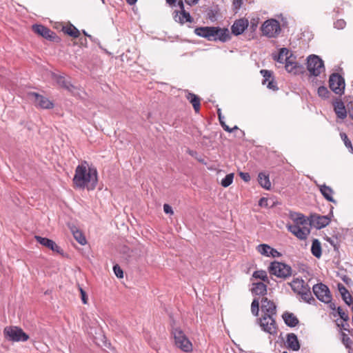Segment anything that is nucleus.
<instances>
[{
    "instance_id": "obj_61",
    "label": "nucleus",
    "mask_w": 353,
    "mask_h": 353,
    "mask_svg": "<svg viewBox=\"0 0 353 353\" xmlns=\"http://www.w3.org/2000/svg\"><path fill=\"white\" fill-rule=\"evenodd\" d=\"M188 5H193L198 2L199 0H185Z\"/></svg>"
},
{
    "instance_id": "obj_19",
    "label": "nucleus",
    "mask_w": 353,
    "mask_h": 353,
    "mask_svg": "<svg viewBox=\"0 0 353 353\" xmlns=\"http://www.w3.org/2000/svg\"><path fill=\"white\" fill-rule=\"evenodd\" d=\"M55 80L59 85L72 92V94L77 95L79 94L78 89L70 84V83L64 77L56 76Z\"/></svg>"
},
{
    "instance_id": "obj_62",
    "label": "nucleus",
    "mask_w": 353,
    "mask_h": 353,
    "mask_svg": "<svg viewBox=\"0 0 353 353\" xmlns=\"http://www.w3.org/2000/svg\"><path fill=\"white\" fill-rule=\"evenodd\" d=\"M176 0H166L167 3L170 6H175Z\"/></svg>"
},
{
    "instance_id": "obj_59",
    "label": "nucleus",
    "mask_w": 353,
    "mask_h": 353,
    "mask_svg": "<svg viewBox=\"0 0 353 353\" xmlns=\"http://www.w3.org/2000/svg\"><path fill=\"white\" fill-rule=\"evenodd\" d=\"M250 23H251V28L253 30H255L256 28L257 27V22L254 21V20H253V21H251Z\"/></svg>"
},
{
    "instance_id": "obj_7",
    "label": "nucleus",
    "mask_w": 353,
    "mask_h": 353,
    "mask_svg": "<svg viewBox=\"0 0 353 353\" xmlns=\"http://www.w3.org/2000/svg\"><path fill=\"white\" fill-rule=\"evenodd\" d=\"M262 34L269 38L276 37L281 32L279 22L276 19L266 20L261 26Z\"/></svg>"
},
{
    "instance_id": "obj_54",
    "label": "nucleus",
    "mask_w": 353,
    "mask_h": 353,
    "mask_svg": "<svg viewBox=\"0 0 353 353\" xmlns=\"http://www.w3.org/2000/svg\"><path fill=\"white\" fill-rule=\"evenodd\" d=\"M80 292H81V296L82 302H83V303L86 304L88 303L87 294H86L85 292L82 288H80Z\"/></svg>"
},
{
    "instance_id": "obj_10",
    "label": "nucleus",
    "mask_w": 353,
    "mask_h": 353,
    "mask_svg": "<svg viewBox=\"0 0 353 353\" xmlns=\"http://www.w3.org/2000/svg\"><path fill=\"white\" fill-rule=\"evenodd\" d=\"M312 290L316 298L323 303H328L332 300L329 288L322 283L315 284Z\"/></svg>"
},
{
    "instance_id": "obj_5",
    "label": "nucleus",
    "mask_w": 353,
    "mask_h": 353,
    "mask_svg": "<svg viewBox=\"0 0 353 353\" xmlns=\"http://www.w3.org/2000/svg\"><path fill=\"white\" fill-rule=\"evenodd\" d=\"M307 69L310 74L317 77L325 70L323 60L317 55L311 54L307 59Z\"/></svg>"
},
{
    "instance_id": "obj_35",
    "label": "nucleus",
    "mask_w": 353,
    "mask_h": 353,
    "mask_svg": "<svg viewBox=\"0 0 353 353\" xmlns=\"http://www.w3.org/2000/svg\"><path fill=\"white\" fill-rule=\"evenodd\" d=\"M63 30L66 34L74 38H77L80 35L79 30L72 25H71L69 27L65 28Z\"/></svg>"
},
{
    "instance_id": "obj_18",
    "label": "nucleus",
    "mask_w": 353,
    "mask_h": 353,
    "mask_svg": "<svg viewBox=\"0 0 353 353\" xmlns=\"http://www.w3.org/2000/svg\"><path fill=\"white\" fill-rule=\"evenodd\" d=\"M32 30L35 33L49 40H52L54 37V33L44 26L38 24L34 25L32 26Z\"/></svg>"
},
{
    "instance_id": "obj_23",
    "label": "nucleus",
    "mask_w": 353,
    "mask_h": 353,
    "mask_svg": "<svg viewBox=\"0 0 353 353\" xmlns=\"http://www.w3.org/2000/svg\"><path fill=\"white\" fill-rule=\"evenodd\" d=\"M215 30L216 32L214 37L216 41L219 40L222 42H226L231 39L230 33L228 28L215 27Z\"/></svg>"
},
{
    "instance_id": "obj_21",
    "label": "nucleus",
    "mask_w": 353,
    "mask_h": 353,
    "mask_svg": "<svg viewBox=\"0 0 353 353\" xmlns=\"http://www.w3.org/2000/svg\"><path fill=\"white\" fill-rule=\"evenodd\" d=\"M292 57V52L288 48H282L280 49L278 54L273 55V59L281 63H285Z\"/></svg>"
},
{
    "instance_id": "obj_25",
    "label": "nucleus",
    "mask_w": 353,
    "mask_h": 353,
    "mask_svg": "<svg viewBox=\"0 0 353 353\" xmlns=\"http://www.w3.org/2000/svg\"><path fill=\"white\" fill-rule=\"evenodd\" d=\"M282 318L288 327H294L299 323L298 318L292 312H285Z\"/></svg>"
},
{
    "instance_id": "obj_31",
    "label": "nucleus",
    "mask_w": 353,
    "mask_h": 353,
    "mask_svg": "<svg viewBox=\"0 0 353 353\" xmlns=\"http://www.w3.org/2000/svg\"><path fill=\"white\" fill-rule=\"evenodd\" d=\"M311 252L316 258L319 259L322 255L321 242L317 239H314L311 246Z\"/></svg>"
},
{
    "instance_id": "obj_39",
    "label": "nucleus",
    "mask_w": 353,
    "mask_h": 353,
    "mask_svg": "<svg viewBox=\"0 0 353 353\" xmlns=\"http://www.w3.org/2000/svg\"><path fill=\"white\" fill-rule=\"evenodd\" d=\"M261 74H262L263 79L262 81V83L263 85H266L267 82L269 81H271L272 78V73L271 71L268 70H261L260 71Z\"/></svg>"
},
{
    "instance_id": "obj_29",
    "label": "nucleus",
    "mask_w": 353,
    "mask_h": 353,
    "mask_svg": "<svg viewBox=\"0 0 353 353\" xmlns=\"http://www.w3.org/2000/svg\"><path fill=\"white\" fill-rule=\"evenodd\" d=\"M258 182L260 184V185L265 189V190H270L271 188V182L270 181L269 174L261 172H259L258 174Z\"/></svg>"
},
{
    "instance_id": "obj_51",
    "label": "nucleus",
    "mask_w": 353,
    "mask_h": 353,
    "mask_svg": "<svg viewBox=\"0 0 353 353\" xmlns=\"http://www.w3.org/2000/svg\"><path fill=\"white\" fill-rule=\"evenodd\" d=\"M239 176L245 182H248L250 181V175L248 172H241L239 173Z\"/></svg>"
},
{
    "instance_id": "obj_40",
    "label": "nucleus",
    "mask_w": 353,
    "mask_h": 353,
    "mask_svg": "<svg viewBox=\"0 0 353 353\" xmlns=\"http://www.w3.org/2000/svg\"><path fill=\"white\" fill-rule=\"evenodd\" d=\"M196 159L198 160V161L205 165L207 166L208 169H209V170H215L216 169L214 163H212V164L208 163V158L206 156H199V157L196 158Z\"/></svg>"
},
{
    "instance_id": "obj_37",
    "label": "nucleus",
    "mask_w": 353,
    "mask_h": 353,
    "mask_svg": "<svg viewBox=\"0 0 353 353\" xmlns=\"http://www.w3.org/2000/svg\"><path fill=\"white\" fill-rule=\"evenodd\" d=\"M234 173H230V174H228L221 181V185L224 187V188H227L228 186H230L232 182H233V179H234Z\"/></svg>"
},
{
    "instance_id": "obj_33",
    "label": "nucleus",
    "mask_w": 353,
    "mask_h": 353,
    "mask_svg": "<svg viewBox=\"0 0 353 353\" xmlns=\"http://www.w3.org/2000/svg\"><path fill=\"white\" fill-rule=\"evenodd\" d=\"M300 295L301 296V298L309 304L314 305L316 303V299L312 295V293L310 292V288L306 289Z\"/></svg>"
},
{
    "instance_id": "obj_52",
    "label": "nucleus",
    "mask_w": 353,
    "mask_h": 353,
    "mask_svg": "<svg viewBox=\"0 0 353 353\" xmlns=\"http://www.w3.org/2000/svg\"><path fill=\"white\" fill-rule=\"evenodd\" d=\"M266 85H267L268 88L272 90H276L278 89L276 83L273 81V79H272L271 81H268L266 83Z\"/></svg>"
},
{
    "instance_id": "obj_6",
    "label": "nucleus",
    "mask_w": 353,
    "mask_h": 353,
    "mask_svg": "<svg viewBox=\"0 0 353 353\" xmlns=\"http://www.w3.org/2000/svg\"><path fill=\"white\" fill-rule=\"evenodd\" d=\"M175 345L182 351L190 352L192 350V344L183 332L180 329H174L172 331Z\"/></svg>"
},
{
    "instance_id": "obj_57",
    "label": "nucleus",
    "mask_w": 353,
    "mask_h": 353,
    "mask_svg": "<svg viewBox=\"0 0 353 353\" xmlns=\"http://www.w3.org/2000/svg\"><path fill=\"white\" fill-rule=\"evenodd\" d=\"M337 325L339 327H341V328H343L344 330L349 332V328H348L349 324L348 323H347L345 324L341 323V325L340 324H337Z\"/></svg>"
},
{
    "instance_id": "obj_56",
    "label": "nucleus",
    "mask_w": 353,
    "mask_h": 353,
    "mask_svg": "<svg viewBox=\"0 0 353 353\" xmlns=\"http://www.w3.org/2000/svg\"><path fill=\"white\" fill-rule=\"evenodd\" d=\"M242 5V0H234L233 6L235 9H239Z\"/></svg>"
},
{
    "instance_id": "obj_2",
    "label": "nucleus",
    "mask_w": 353,
    "mask_h": 353,
    "mask_svg": "<svg viewBox=\"0 0 353 353\" xmlns=\"http://www.w3.org/2000/svg\"><path fill=\"white\" fill-rule=\"evenodd\" d=\"M261 302V310L264 314L257 321L262 330L270 334H275L276 326L274 316L276 314V305L274 301L269 300L267 297H263Z\"/></svg>"
},
{
    "instance_id": "obj_47",
    "label": "nucleus",
    "mask_w": 353,
    "mask_h": 353,
    "mask_svg": "<svg viewBox=\"0 0 353 353\" xmlns=\"http://www.w3.org/2000/svg\"><path fill=\"white\" fill-rule=\"evenodd\" d=\"M346 26V22L343 19H338L334 23V27L338 30L343 29Z\"/></svg>"
},
{
    "instance_id": "obj_36",
    "label": "nucleus",
    "mask_w": 353,
    "mask_h": 353,
    "mask_svg": "<svg viewBox=\"0 0 353 353\" xmlns=\"http://www.w3.org/2000/svg\"><path fill=\"white\" fill-rule=\"evenodd\" d=\"M252 276L255 279H259L262 280L263 282L269 283V279L267 275V273L264 270H256L254 271Z\"/></svg>"
},
{
    "instance_id": "obj_3",
    "label": "nucleus",
    "mask_w": 353,
    "mask_h": 353,
    "mask_svg": "<svg viewBox=\"0 0 353 353\" xmlns=\"http://www.w3.org/2000/svg\"><path fill=\"white\" fill-rule=\"evenodd\" d=\"M268 271L270 274H273L279 278L286 279L292 274L291 266L282 262L274 261L272 262L268 267Z\"/></svg>"
},
{
    "instance_id": "obj_27",
    "label": "nucleus",
    "mask_w": 353,
    "mask_h": 353,
    "mask_svg": "<svg viewBox=\"0 0 353 353\" xmlns=\"http://www.w3.org/2000/svg\"><path fill=\"white\" fill-rule=\"evenodd\" d=\"M334 110L339 119H344L347 117V111L342 101H337L334 103Z\"/></svg>"
},
{
    "instance_id": "obj_32",
    "label": "nucleus",
    "mask_w": 353,
    "mask_h": 353,
    "mask_svg": "<svg viewBox=\"0 0 353 353\" xmlns=\"http://www.w3.org/2000/svg\"><path fill=\"white\" fill-rule=\"evenodd\" d=\"M186 99L192 103L193 108L196 112H199L200 110V99L196 94L188 92L186 94Z\"/></svg>"
},
{
    "instance_id": "obj_42",
    "label": "nucleus",
    "mask_w": 353,
    "mask_h": 353,
    "mask_svg": "<svg viewBox=\"0 0 353 353\" xmlns=\"http://www.w3.org/2000/svg\"><path fill=\"white\" fill-rule=\"evenodd\" d=\"M251 312L254 316H257L259 312V299H254L251 304Z\"/></svg>"
},
{
    "instance_id": "obj_15",
    "label": "nucleus",
    "mask_w": 353,
    "mask_h": 353,
    "mask_svg": "<svg viewBox=\"0 0 353 353\" xmlns=\"http://www.w3.org/2000/svg\"><path fill=\"white\" fill-rule=\"evenodd\" d=\"M194 33L201 37L207 39L208 41H216L214 38L216 33L215 27H200L194 30Z\"/></svg>"
},
{
    "instance_id": "obj_43",
    "label": "nucleus",
    "mask_w": 353,
    "mask_h": 353,
    "mask_svg": "<svg viewBox=\"0 0 353 353\" xmlns=\"http://www.w3.org/2000/svg\"><path fill=\"white\" fill-rule=\"evenodd\" d=\"M318 94L319 97L323 98H327L329 94V91L327 88L325 86H320L317 90Z\"/></svg>"
},
{
    "instance_id": "obj_50",
    "label": "nucleus",
    "mask_w": 353,
    "mask_h": 353,
    "mask_svg": "<svg viewBox=\"0 0 353 353\" xmlns=\"http://www.w3.org/2000/svg\"><path fill=\"white\" fill-rule=\"evenodd\" d=\"M269 255H270V256L276 258V257L281 256L282 254H281V253L278 252L276 249L271 248L270 252H269Z\"/></svg>"
},
{
    "instance_id": "obj_11",
    "label": "nucleus",
    "mask_w": 353,
    "mask_h": 353,
    "mask_svg": "<svg viewBox=\"0 0 353 353\" xmlns=\"http://www.w3.org/2000/svg\"><path fill=\"white\" fill-rule=\"evenodd\" d=\"M28 97L33 101L35 105L38 108L42 109H52L54 107V103L50 100L37 92H29Z\"/></svg>"
},
{
    "instance_id": "obj_13",
    "label": "nucleus",
    "mask_w": 353,
    "mask_h": 353,
    "mask_svg": "<svg viewBox=\"0 0 353 353\" xmlns=\"http://www.w3.org/2000/svg\"><path fill=\"white\" fill-rule=\"evenodd\" d=\"M295 59L296 57H292L290 60L287 61L285 63L286 71L295 75L303 73L305 71L303 65L297 63Z\"/></svg>"
},
{
    "instance_id": "obj_8",
    "label": "nucleus",
    "mask_w": 353,
    "mask_h": 353,
    "mask_svg": "<svg viewBox=\"0 0 353 353\" xmlns=\"http://www.w3.org/2000/svg\"><path fill=\"white\" fill-rule=\"evenodd\" d=\"M332 209L333 207H331L330 212L327 215L311 214L308 218L310 225L319 230L328 225L331 221V216H333Z\"/></svg>"
},
{
    "instance_id": "obj_64",
    "label": "nucleus",
    "mask_w": 353,
    "mask_h": 353,
    "mask_svg": "<svg viewBox=\"0 0 353 353\" xmlns=\"http://www.w3.org/2000/svg\"><path fill=\"white\" fill-rule=\"evenodd\" d=\"M83 33H84V34H85V35H86V36H88V37H91V36H90V35H89V34H88V33H87V32H85V31H83Z\"/></svg>"
},
{
    "instance_id": "obj_60",
    "label": "nucleus",
    "mask_w": 353,
    "mask_h": 353,
    "mask_svg": "<svg viewBox=\"0 0 353 353\" xmlns=\"http://www.w3.org/2000/svg\"><path fill=\"white\" fill-rule=\"evenodd\" d=\"M217 114L219 117V120L225 119V117L222 115L221 109L217 110Z\"/></svg>"
},
{
    "instance_id": "obj_20",
    "label": "nucleus",
    "mask_w": 353,
    "mask_h": 353,
    "mask_svg": "<svg viewBox=\"0 0 353 353\" xmlns=\"http://www.w3.org/2000/svg\"><path fill=\"white\" fill-rule=\"evenodd\" d=\"M292 290L299 294H301L306 289H308L309 285L302 279H294L290 283Z\"/></svg>"
},
{
    "instance_id": "obj_46",
    "label": "nucleus",
    "mask_w": 353,
    "mask_h": 353,
    "mask_svg": "<svg viewBox=\"0 0 353 353\" xmlns=\"http://www.w3.org/2000/svg\"><path fill=\"white\" fill-rule=\"evenodd\" d=\"M326 240L333 246L334 250H337L339 248V244L336 238L327 237Z\"/></svg>"
},
{
    "instance_id": "obj_9",
    "label": "nucleus",
    "mask_w": 353,
    "mask_h": 353,
    "mask_svg": "<svg viewBox=\"0 0 353 353\" xmlns=\"http://www.w3.org/2000/svg\"><path fill=\"white\" fill-rule=\"evenodd\" d=\"M330 88L336 94H343L345 90V80L338 73H333L329 79Z\"/></svg>"
},
{
    "instance_id": "obj_48",
    "label": "nucleus",
    "mask_w": 353,
    "mask_h": 353,
    "mask_svg": "<svg viewBox=\"0 0 353 353\" xmlns=\"http://www.w3.org/2000/svg\"><path fill=\"white\" fill-rule=\"evenodd\" d=\"M219 122L223 128L227 132H231L233 130L238 129L237 126H234L233 128H230L228 125L225 124L224 119L219 120Z\"/></svg>"
},
{
    "instance_id": "obj_28",
    "label": "nucleus",
    "mask_w": 353,
    "mask_h": 353,
    "mask_svg": "<svg viewBox=\"0 0 353 353\" xmlns=\"http://www.w3.org/2000/svg\"><path fill=\"white\" fill-rule=\"evenodd\" d=\"M251 292L254 295L263 296L267 293V285L263 282L253 283Z\"/></svg>"
},
{
    "instance_id": "obj_17",
    "label": "nucleus",
    "mask_w": 353,
    "mask_h": 353,
    "mask_svg": "<svg viewBox=\"0 0 353 353\" xmlns=\"http://www.w3.org/2000/svg\"><path fill=\"white\" fill-rule=\"evenodd\" d=\"M249 25L248 20L240 19L236 20L231 27L232 33L236 36L241 34Z\"/></svg>"
},
{
    "instance_id": "obj_24",
    "label": "nucleus",
    "mask_w": 353,
    "mask_h": 353,
    "mask_svg": "<svg viewBox=\"0 0 353 353\" xmlns=\"http://www.w3.org/2000/svg\"><path fill=\"white\" fill-rule=\"evenodd\" d=\"M286 343L288 348L293 351H297L300 349L297 336L294 333L288 334Z\"/></svg>"
},
{
    "instance_id": "obj_49",
    "label": "nucleus",
    "mask_w": 353,
    "mask_h": 353,
    "mask_svg": "<svg viewBox=\"0 0 353 353\" xmlns=\"http://www.w3.org/2000/svg\"><path fill=\"white\" fill-rule=\"evenodd\" d=\"M341 138L344 141V143L345 145V146L348 148H351L352 149V143L351 141L349 140V139L347 138V135L345 134H341Z\"/></svg>"
},
{
    "instance_id": "obj_26",
    "label": "nucleus",
    "mask_w": 353,
    "mask_h": 353,
    "mask_svg": "<svg viewBox=\"0 0 353 353\" xmlns=\"http://www.w3.org/2000/svg\"><path fill=\"white\" fill-rule=\"evenodd\" d=\"M319 190L327 201L334 204L336 203V201L332 196L334 191L330 186H327L325 184L319 185Z\"/></svg>"
},
{
    "instance_id": "obj_38",
    "label": "nucleus",
    "mask_w": 353,
    "mask_h": 353,
    "mask_svg": "<svg viewBox=\"0 0 353 353\" xmlns=\"http://www.w3.org/2000/svg\"><path fill=\"white\" fill-rule=\"evenodd\" d=\"M271 247L268 244H260L257 246L258 252L265 256H270L269 252Z\"/></svg>"
},
{
    "instance_id": "obj_63",
    "label": "nucleus",
    "mask_w": 353,
    "mask_h": 353,
    "mask_svg": "<svg viewBox=\"0 0 353 353\" xmlns=\"http://www.w3.org/2000/svg\"><path fill=\"white\" fill-rule=\"evenodd\" d=\"M126 1L130 5H133L137 1V0H126Z\"/></svg>"
},
{
    "instance_id": "obj_45",
    "label": "nucleus",
    "mask_w": 353,
    "mask_h": 353,
    "mask_svg": "<svg viewBox=\"0 0 353 353\" xmlns=\"http://www.w3.org/2000/svg\"><path fill=\"white\" fill-rule=\"evenodd\" d=\"M337 314L340 316V318L347 322L349 321L350 318L347 313H345L341 307H338L336 309Z\"/></svg>"
},
{
    "instance_id": "obj_44",
    "label": "nucleus",
    "mask_w": 353,
    "mask_h": 353,
    "mask_svg": "<svg viewBox=\"0 0 353 353\" xmlns=\"http://www.w3.org/2000/svg\"><path fill=\"white\" fill-rule=\"evenodd\" d=\"M113 271L117 277H118L119 279L123 278V271L118 264H115L113 266Z\"/></svg>"
},
{
    "instance_id": "obj_16",
    "label": "nucleus",
    "mask_w": 353,
    "mask_h": 353,
    "mask_svg": "<svg viewBox=\"0 0 353 353\" xmlns=\"http://www.w3.org/2000/svg\"><path fill=\"white\" fill-rule=\"evenodd\" d=\"M288 230L300 240H305L310 234V230L305 227L300 228L299 225L288 226Z\"/></svg>"
},
{
    "instance_id": "obj_55",
    "label": "nucleus",
    "mask_w": 353,
    "mask_h": 353,
    "mask_svg": "<svg viewBox=\"0 0 353 353\" xmlns=\"http://www.w3.org/2000/svg\"><path fill=\"white\" fill-rule=\"evenodd\" d=\"M259 205L261 207L268 206V199L265 197H262L259 201Z\"/></svg>"
},
{
    "instance_id": "obj_14",
    "label": "nucleus",
    "mask_w": 353,
    "mask_h": 353,
    "mask_svg": "<svg viewBox=\"0 0 353 353\" xmlns=\"http://www.w3.org/2000/svg\"><path fill=\"white\" fill-rule=\"evenodd\" d=\"M177 6L180 8V12H176L174 16L175 21L183 24L185 22H192V19L190 14L184 10L183 3L181 0L177 2Z\"/></svg>"
},
{
    "instance_id": "obj_30",
    "label": "nucleus",
    "mask_w": 353,
    "mask_h": 353,
    "mask_svg": "<svg viewBox=\"0 0 353 353\" xmlns=\"http://www.w3.org/2000/svg\"><path fill=\"white\" fill-rule=\"evenodd\" d=\"M290 218L296 223L295 225H304L309 221L308 219H306L303 214L295 212H290Z\"/></svg>"
},
{
    "instance_id": "obj_4",
    "label": "nucleus",
    "mask_w": 353,
    "mask_h": 353,
    "mask_svg": "<svg viewBox=\"0 0 353 353\" xmlns=\"http://www.w3.org/2000/svg\"><path fill=\"white\" fill-rule=\"evenodd\" d=\"M4 337L9 341L25 342L29 336L17 326H7L3 330Z\"/></svg>"
},
{
    "instance_id": "obj_58",
    "label": "nucleus",
    "mask_w": 353,
    "mask_h": 353,
    "mask_svg": "<svg viewBox=\"0 0 353 353\" xmlns=\"http://www.w3.org/2000/svg\"><path fill=\"white\" fill-rule=\"evenodd\" d=\"M329 304V307L330 309H331L332 310H336V305L332 302V301H330V302H328L327 303Z\"/></svg>"
},
{
    "instance_id": "obj_41",
    "label": "nucleus",
    "mask_w": 353,
    "mask_h": 353,
    "mask_svg": "<svg viewBox=\"0 0 353 353\" xmlns=\"http://www.w3.org/2000/svg\"><path fill=\"white\" fill-rule=\"evenodd\" d=\"M341 341L346 348L350 349L353 343L352 340L344 332H341Z\"/></svg>"
},
{
    "instance_id": "obj_1",
    "label": "nucleus",
    "mask_w": 353,
    "mask_h": 353,
    "mask_svg": "<svg viewBox=\"0 0 353 353\" xmlns=\"http://www.w3.org/2000/svg\"><path fill=\"white\" fill-rule=\"evenodd\" d=\"M72 181L75 188L93 190L98 183L97 168L85 161H82L76 168Z\"/></svg>"
},
{
    "instance_id": "obj_12",
    "label": "nucleus",
    "mask_w": 353,
    "mask_h": 353,
    "mask_svg": "<svg viewBox=\"0 0 353 353\" xmlns=\"http://www.w3.org/2000/svg\"><path fill=\"white\" fill-rule=\"evenodd\" d=\"M35 239L41 245L48 248L52 251L63 255V250L54 241L40 236H35Z\"/></svg>"
},
{
    "instance_id": "obj_22",
    "label": "nucleus",
    "mask_w": 353,
    "mask_h": 353,
    "mask_svg": "<svg viewBox=\"0 0 353 353\" xmlns=\"http://www.w3.org/2000/svg\"><path fill=\"white\" fill-rule=\"evenodd\" d=\"M337 289L340 292L342 299L344 301V302L347 305H351V304L353 303V298L345 285L341 283H338Z\"/></svg>"
},
{
    "instance_id": "obj_34",
    "label": "nucleus",
    "mask_w": 353,
    "mask_h": 353,
    "mask_svg": "<svg viewBox=\"0 0 353 353\" xmlns=\"http://www.w3.org/2000/svg\"><path fill=\"white\" fill-rule=\"evenodd\" d=\"M72 234H73L74 238L79 244H81L82 245L86 244L87 241L85 239V237L80 230H79L78 229H76L75 230H72Z\"/></svg>"
},
{
    "instance_id": "obj_53",
    "label": "nucleus",
    "mask_w": 353,
    "mask_h": 353,
    "mask_svg": "<svg viewBox=\"0 0 353 353\" xmlns=\"http://www.w3.org/2000/svg\"><path fill=\"white\" fill-rule=\"evenodd\" d=\"M163 210L165 214H173V213H174L172 207L167 203L163 205Z\"/></svg>"
}]
</instances>
